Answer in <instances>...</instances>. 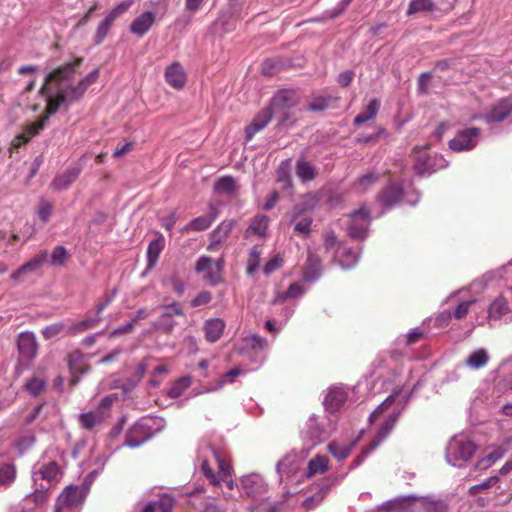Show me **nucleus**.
I'll list each match as a JSON object with an SVG mask.
<instances>
[{"label":"nucleus","instance_id":"obj_44","mask_svg":"<svg viewBox=\"0 0 512 512\" xmlns=\"http://www.w3.org/2000/svg\"><path fill=\"white\" fill-rule=\"evenodd\" d=\"M509 308L505 298L498 297L490 305L488 309V316L492 319H500L507 314Z\"/></svg>","mask_w":512,"mask_h":512},{"label":"nucleus","instance_id":"obj_38","mask_svg":"<svg viewBox=\"0 0 512 512\" xmlns=\"http://www.w3.org/2000/svg\"><path fill=\"white\" fill-rule=\"evenodd\" d=\"M80 424L83 428L92 430L103 422V414L101 411H89L79 416Z\"/></svg>","mask_w":512,"mask_h":512},{"label":"nucleus","instance_id":"obj_29","mask_svg":"<svg viewBox=\"0 0 512 512\" xmlns=\"http://www.w3.org/2000/svg\"><path fill=\"white\" fill-rule=\"evenodd\" d=\"M295 104L296 100L294 98V94L289 91H282L273 97L270 107L274 111H278L281 109H289Z\"/></svg>","mask_w":512,"mask_h":512},{"label":"nucleus","instance_id":"obj_10","mask_svg":"<svg viewBox=\"0 0 512 512\" xmlns=\"http://www.w3.org/2000/svg\"><path fill=\"white\" fill-rule=\"evenodd\" d=\"M240 490L247 497L257 498L266 493V483L259 474L252 473L241 478Z\"/></svg>","mask_w":512,"mask_h":512},{"label":"nucleus","instance_id":"obj_56","mask_svg":"<svg viewBox=\"0 0 512 512\" xmlns=\"http://www.w3.org/2000/svg\"><path fill=\"white\" fill-rule=\"evenodd\" d=\"M351 2L352 0H340L335 7L325 11L324 17L329 19L338 17L343 13V11L349 6Z\"/></svg>","mask_w":512,"mask_h":512},{"label":"nucleus","instance_id":"obj_33","mask_svg":"<svg viewBox=\"0 0 512 512\" xmlns=\"http://www.w3.org/2000/svg\"><path fill=\"white\" fill-rule=\"evenodd\" d=\"M269 224V218L266 215H258L256 216L249 227L245 232V236L256 235L258 237H263L266 234L267 228Z\"/></svg>","mask_w":512,"mask_h":512},{"label":"nucleus","instance_id":"obj_51","mask_svg":"<svg viewBox=\"0 0 512 512\" xmlns=\"http://www.w3.org/2000/svg\"><path fill=\"white\" fill-rule=\"evenodd\" d=\"M323 428L318 424L316 417L312 415L307 423H306V429L305 434L307 437H309L311 440H316L321 437L323 434Z\"/></svg>","mask_w":512,"mask_h":512},{"label":"nucleus","instance_id":"obj_52","mask_svg":"<svg viewBox=\"0 0 512 512\" xmlns=\"http://www.w3.org/2000/svg\"><path fill=\"white\" fill-rule=\"evenodd\" d=\"M379 175L374 172H369L363 176H361L355 183V188L359 192H364L371 185L375 184L378 181Z\"/></svg>","mask_w":512,"mask_h":512},{"label":"nucleus","instance_id":"obj_8","mask_svg":"<svg viewBox=\"0 0 512 512\" xmlns=\"http://www.w3.org/2000/svg\"><path fill=\"white\" fill-rule=\"evenodd\" d=\"M400 413L394 412L390 414L385 421L381 424L375 438L370 444L363 450L362 455L358 457L357 465L385 439L393 430L395 424L399 419Z\"/></svg>","mask_w":512,"mask_h":512},{"label":"nucleus","instance_id":"obj_1","mask_svg":"<svg viewBox=\"0 0 512 512\" xmlns=\"http://www.w3.org/2000/svg\"><path fill=\"white\" fill-rule=\"evenodd\" d=\"M80 62V59L76 62H68L46 75L45 82L39 92L45 95L48 83L55 82L57 93L47 97V107L42 116L44 121H48L50 116L55 114L62 105L78 101L85 94L87 88L97 81L99 69H94L76 85L69 83L73 79Z\"/></svg>","mask_w":512,"mask_h":512},{"label":"nucleus","instance_id":"obj_11","mask_svg":"<svg viewBox=\"0 0 512 512\" xmlns=\"http://www.w3.org/2000/svg\"><path fill=\"white\" fill-rule=\"evenodd\" d=\"M162 314L160 316L156 327L162 329L165 333H171L173 331L175 322L171 320L174 316H183L184 311L181 305L177 302H173L167 305H162Z\"/></svg>","mask_w":512,"mask_h":512},{"label":"nucleus","instance_id":"obj_12","mask_svg":"<svg viewBox=\"0 0 512 512\" xmlns=\"http://www.w3.org/2000/svg\"><path fill=\"white\" fill-rule=\"evenodd\" d=\"M17 348L20 356L26 360H32L37 355L38 344L33 332L25 331L17 338Z\"/></svg>","mask_w":512,"mask_h":512},{"label":"nucleus","instance_id":"obj_27","mask_svg":"<svg viewBox=\"0 0 512 512\" xmlns=\"http://www.w3.org/2000/svg\"><path fill=\"white\" fill-rule=\"evenodd\" d=\"M401 197V187L396 184H391L380 193L379 201L386 208H391L400 201Z\"/></svg>","mask_w":512,"mask_h":512},{"label":"nucleus","instance_id":"obj_15","mask_svg":"<svg viewBox=\"0 0 512 512\" xmlns=\"http://www.w3.org/2000/svg\"><path fill=\"white\" fill-rule=\"evenodd\" d=\"M512 114V100L502 99L495 104L492 109L485 114L484 119L487 123H500Z\"/></svg>","mask_w":512,"mask_h":512},{"label":"nucleus","instance_id":"obj_58","mask_svg":"<svg viewBox=\"0 0 512 512\" xmlns=\"http://www.w3.org/2000/svg\"><path fill=\"white\" fill-rule=\"evenodd\" d=\"M260 262V252L257 250V248H253L250 250L249 253V259H248V265H247V273L252 275L256 272L258 269Z\"/></svg>","mask_w":512,"mask_h":512},{"label":"nucleus","instance_id":"obj_28","mask_svg":"<svg viewBox=\"0 0 512 512\" xmlns=\"http://www.w3.org/2000/svg\"><path fill=\"white\" fill-rule=\"evenodd\" d=\"M321 271L320 258L316 254L309 253L303 275L304 280L310 282L317 280L321 275Z\"/></svg>","mask_w":512,"mask_h":512},{"label":"nucleus","instance_id":"obj_16","mask_svg":"<svg viewBox=\"0 0 512 512\" xmlns=\"http://www.w3.org/2000/svg\"><path fill=\"white\" fill-rule=\"evenodd\" d=\"M273 116V109L271 107H266L261 110L253 119L251 124L246 127V141H250L253 136L264 129L268 123L271 121Z\"/></svg>","mask_w":512,"mask_h":512},{"label":"nucleus","instance_id":"obj_2","mask_svg":"<svg viewBox=\"0 0 512 512\" xmlns=\"http://www.w3.org/2000/svg\"><path fill=\"white\" fill-rule=\"evenodd\" d=\"M314 206V198L306 196L300 203L295 204L290 211L285 214L288 226H293L294 234L307 238L311 232L313 218L307 211Z\"/></svg>","mask_w":512,"mask_h":512},{"label":"nucleus","instance_id":"obj_43","mask_svg":"<svg viewBox=\"0 0 512 512\" xmlns=\"http://www.w3.org/2000/svg\"><path fill=\"white\" fill-rule=\"evenodd\" d=\"M437 9L436 3L432 0H410L407 8V15L419 12H431Z\"/></svg>","mask_w":512,"mask_h":512},{"label":"nucleus","instance_id":"obj_18","mask_svg":"<svg viewBox=\"0 0 512 512\" xmlns=\"http://www.w3.org/2000/svg\"><path fill=\"white\" fill-rule=\"evenodd\" d=\"M347 400V392L341 387H332L329 389L325 399L324 406L329 412L338 411Z\"/></svg>","mask_w":512,"mask_h":512},{"label":"nucleus","instance_id":"obj_60","mask_svg":"<svg viewBox=\"0 0 512 512\" xmlns=\"http://www.w3.org/2000/svg\"><path fill=\"white\" fill-rule=\"evenodd\" d=\"M425 509L426 512H448V504L444 500H430Z\"/></svg>","mask_w":512,"mask_h":512},{"label":"nucleus","instance_id":"obj_36","mask_svg":"<svg viewBox=\"0 0 512 512\" xmlns=\"http://www.w3.org/2000/svg\"><path fill=\"white\" fill-rule=\"evenodd\" d=\"M291 160L286 159L280 163L276 170V179L277 182L282 184L283 189H289L292 187L291 176Z\"/></svg>","mask_w":512,"mask_h":512},{"label":"nucleus","instance_id":"obj_53","mask_svg":"<svg viewBox=\"0 0 512 512\" xmlns=\"http://www.w3.org/2000/svg\"><path fill=\"white\" fill-rule=\"evenodd\" d=\"M243 373H244V370H242L240 367H235V368L229 370L228 372L224 373L221 376L217 386L213 387V388H209L208 391H215L217 389L222 388L226 383L233 382L235 377L240 376Z\"/></svg>","mask_w":512,"mask_h":512},{"label":"nucleus","instance_id":"obj_46","mask_svg":"<svg viewBox=\"0 0 512 512\" xmlns=\"http://www.w3.org/2000/svg\"><path fill=\"white\" fill-rule=\"evenodd\" d=\"M435 159L426 155H420L414 165V170L418 175H426L435 172Z\"/></svg>","mask_w":512,"mask_h":512},{"label":"nucleus","instance_id":"obj_40","mask_svg":"<svg viewBox=\"0 0 512 512\" xmlns=\"http://www.w3.org/2000/svg\"><path fill=\"white\" fill-rule=\"evenodd\" d=\"M304 294V288L301 284L292 283L285 292L278 293L273 300V304L283 303L287 299H296Z\"/></svg>","mask_w":512,"mask_h":512},{"label":"nucleus","instance_id":"obj_57","mask_svg":"<svg viewBox=\"0 0 512 512\" xmlns=\"http://www.w3.org/2000/svg\"><path fill=\"white\" fill-rule=\"evenodd\" d=\"M67 256V250L63 246H56L51 255V263L61 266L65 263Z\"/></svg>","mask_w":512,"mask_h":512},{"label":"nucleus","instance_id":"obj_41","mask_svg":"<svg viewBox=\"0 0 512 512\" xmlns=\"http://www.w3.org/2000/svg\"><path fill=\"white\" fill-rule=\"evenodd\" d=\"M489 356L485 349H478L473 351L465 360L468 367L472 369H480L488 363Z\"/></svg>","mask_w":512,"mask_h":512},{"label":"nucleus","instance_id":"obj_34","mask_svg":"<svg viewBox=\"0 0 512 512\" xmlns=\"http://www.w3.org/2000/svg\"><path fill=\"white\" fill-rule=\"evenodd\" d=\"M338 98L329 94L318 95L309 103L308 109L312 112H320L329 107H333Z\"/></svg>","mask_w":512,"mask_h":512},{"label":"nucleus","instance_id":"obj_14","mask_svg":"<svg viewBox=\"0 0 512 512\" xmlns=\"http://www.w3.org/2000/svg\"><path fill=\"white\" fill-rule=\"evenodd\" d=\"M214 260L208 256H201L196 263L195 270L197 273H206V279L210 285L216 286L222 281L221 272L216 270Z\"/></svg>","mask_w":512,"mask_h":512},{"label":"nucleus","instance_id":"obj_26","mask_svg":"<svg viewBox=\"0 0 512 512\" xmlns=\"http://www.w3.org/2000/svg\"><path fill=\"white\" fill-rule=\"evenodd\" d=\"M165 247V238L161 233H158L156 239L151 241L147 248V268H153L159 258L160 253Z\"/></svg>","mask_w":512,"mask_h":512},{"label":"nucleus","instance_id":"obj_45","mask_svg":"<svg viewBox=\"0 0 512 512\" xmlns=\"http://www.w3.org/2000/svg\"><path fill=\"white\" fill-rule=\"evenodd\" d=\"M16 478V468L12 463L0 464V487L10 486Z\"/></svg>","mask_w":512,"mask_h":512},{"label":"nucleus","instance_id":"obj_62","mask_svg":"<svg viewBox=\"0 0 512 512\" xmlns=\"http://www.w3.org/2000/svg\"><path fill=\"white\" fill-rule=\"evenodd\" d=\"M154 504H156L157 511L172 512L174 500L169 496H164L160 500L154 501Z\"/></svg>","mask_w":512,"mask_h":512},{"label":"nucleus","instance_id":"obj_30","mask_svg":"<svg viewBox=\"0 0 512 512\" xmlns=\"http://www.w3.org/2000/svg\"><path fill=\"white\" fill-rule=\"evenodd\" d=\"M476 303L475 299L465 300L460 302L457 307L455 308L453 313H450L449 311L443 312L437 319V321H447L451 319V317H454L456 319H463L469 312L470 307Z\"/></svg>","mask_w":512,"mask_h":512},{"label":"nucleus","instance_id":"obj_47","mask_svg":"<svg viewBox=\"0 0 512 512\" xmlns=\"http://www.w3.org/2000/svg\"><path fill=\"white\" fill-rule=\"evenodd\" d=\"M416 499L415 496H408L402 498H396L388 501L383 505V509L387 512H407L409 507V500Z\"/></svg>","mask_w":512,"mask_h":512},{"label":"nucleus","instance_id":"obj_39","mask_svg":"<svg viewBox=\"0 0 512 512\" xmlns=\"http://www.w3.org/2000/svg\"><path fill=\"white\" fill-rule=\"evenodd\" d=\"M101 322V317L86 318L67 327V333L75 335L95 328Z\"/></svg>","mask_w":512,"mask_h":512},{"label":"nucleus","instance_id":"obj_23","mask_svg":"<svg viewBox=\"0 0 512 512\" xmlns=\"http://www.w3.org/2000/svg\"><path fill=\"white\" fill-rule=\"evenodd\" d=\"M203 329L206 340L214 343L221 338L225 329V322L220 318L209 319L205 321Z\"/></svg>","mask_w":512,"mask_h":512},{"label":"nucleus","instance_id":"obj_20","mask_svg":"<svg viewBox=\"0 0 512 512\" xmlns=\"http://www.w3.org/2000/svg\"><path fill=\"white\" fill-rule=\"evenodd\" d=\"M234 222L233 221H223L220 223L210 234L211 242L208 245L207 249L209 251L215 250L219 245H221L230 235Z\"/></svg>","mask_w":512,"mask_h":512},{"label":"nucleus","instance_id":"obj_31","mask_svg":"<svg viewBox=\"0 0 512 512\" xmlns=\"http://www.w3.org/2000/svg\"><path fill=\"white\" fill-rule=\"evenodd\" d=\"M335 254L338 258L339 264L344 269L354 267L359 259L358 252L351 248H343L342 250L338 249Z\"/></svg>","mask_w":512,"mask_h":512},{"label":"nucleus","instance_id":"obj_17","mask_svg":"<svg viewBox=\"0 0 512 512\" xmlns=\"http://www.w3.org/2000/svg\"><path fill=\"white\" fill-rule=\"evenodd\" d=\"M80 173L81 168L78 165H73L67 168L63 173L58 174L53 179L50 186L54 190H66L78 178Z\"/></svg>","mask_w":512,"mask_h":512},{"label":"nucleus","instance_id":"obj_5","mask_svg":"<svg viewBox=\"0 0 512 512\" xmlns=\"http://www.w3.org/2000/svg\"><path fill=\"white\" fill-rule=\"evenodd\" d=\"M476 451V445L463 436H454L446 447V460L449 464L461 467Z\"/></svg>","mask_w":512,"mask_h":512},{"label":"nucleus","instance_id":"obj_19","mask_svg":"<svg viewBox=\"0 0 512 512\" xmlns=\"http://www.w3.org/2000/svg\"><path fill=\"white\" fill-rule=\"evenodd\" d=\"M155 22V14L146 11L135 18L130 24V32L138 37L144 36Z\"/></svg>","mask_w":512,"mask_h":512},{"label":"nucleus","instance_id":"obj_49","mask_svg":"<svg viewBox=\"0 0 512 512\" xmlns=\"http://www.w3.org/2000/svg\"><path fill=\"white\" fill-rule=\"evenodd\" d=\"M59 466L55 461H50L47 464L42 465L39 468V471L37 474H40L41 478L44 480H47L49 482L57 480V477L59 475Z\"/></svg>","mask_w":512,"mask_h":512},{"label":"nucleus","instance_id":"obj_24","mask_svg":"<svg viewBox=\"0 0 512 512\" xmlns=\"http://www.w3.org/2000/svg\"><path fill=\"white\" fill-rule=\"evenodd\" d=\"M48 260V253L47 251H42L38 255L34 256L32 259H30L28 262H26L24 265L19 267L15 273H13L12 278L13 279H19L22 275L33 272L37 269H39L44 263H46Z\"/></svg>","mask_w":512,"mask_h":512},{"label":"nucleus","instance_id":"obj_3","mask_svg":"<svg viewBox=\"0 0 512 512\" xmlns=\"http://www.w3.org/2000/svg\"><path fill=\"white\" fill-rule=\"evenodd\" d=\"M215 463L218 466V474L216 475L213 472V469L209 463L207 458L203 459L201 464V470L205 477L209 480L210 484L213 486L220 485L221 482H225L229 489L234 488V481L231 479V466L229 462L225 459L224 455L221 451L209 447L208 448Z\"/></svg>","mask_w":512,"mask_h":512},{"label":"nucleus","instance_id":"obj_50","mask_svg":"<svg viewBox=\"0 0 512 512\" xmlns=\"http://www.w3.org/2000/svg\"><path fill=\"white\" fill-rule=\"evenodd\" d=\"M191 383L192 380L188 376L178 379L169 389L168 396L170 398L180 397L183 394V392L191 385Z\"/></svg>","mask_w":512,"mask_h":512},{"label":"nucleus","instance_id":"obj_37","mask_svg":"<svg viewBox=\"0 0 512 512\" xmlns=\"http://www.w3.org/2000/svg\"><path fill=\"white\" fill-rule=\"evenodd\" d=\"M296 175L302 182H308L315 179L317 172L310 162L298 160L296 163Z\"/></svg>","mask_w":512,"mask_h":512},{"label":"nucleus","instance_id":"obj_6","mask_svg":"<svg viewBox=\"0 0 512 512\" xmlns=\"http://www.w3.org/2000/svg\"><path fill=\"white\" fill-rule=\"evenodd\" d=\"M133 0H124L114 7L106 17L100 22L94 35V44H101L107 37L114 21L127 12L133 5Z\"/></svg>","mask_w":512,"mask_h":512},{"label":"nucleus","instance_id":"obj_64","mask_svg":"<svg viewBox=\"0 0 512 512\" xmlns=\"http://www.w3.org/2000/svg\"><path fill=\"white\" fill-rule=\"evenodd\" d=\"M46 122L47 121H44V118L41 117L38 122L27 125L25 132L32 138L33 136L38 135L44 129Z\"/></svg>","mask_w":512,"mask_h":512},{"label":"nucleus","instance_id":"obj_22","mask_svg":"<svg viewBox=\"0 0 512 512\" xmlns=\"http://www.w3.org/2000/svg\"><path fill=\"white\" fill-rule=\"evenodd\" d=\"M83 499L82 490L77 486H68L59 495L57 504L59 507H72L79 504Z\"/></svg>","mask_w":512,"mask_h":512},{"label":"nucleus","instance_id":"obj_4","mask_svg":"<svg viewBox=\"0 0 512 512\" xmlns=\"http://www.w3.org/2000/svg\"><path fill=\"white\" fill-rule=\"evenodd\" d=\"M163 420L157 417H143L127 432L125 444L135 448L152 438L156 431L162 428Z\"/></svg>","mask_w":512,"mask_h":512},{"label":"nucleus","instance_id":"obj_55","mask_svg":"<svg viewBox=\"0 0 512 512\" xmlns=\"http://www.w3.org/2000/svg\"><path fill=\"white\" fill-rule=\"evenodd\" d=\"M498 482H499V477L498 476H496V475L495 476H491V477L485 479L480 484L472 486L469 489V493L471 495H476V494H478L481 491H485V490L489 489L490 487L495 486Z\"/></svg>","mask_w":512,"mask_h":512},{"label":"nucleus","instance_id":"obj_32","mask_svg":"<svg viewBox=\"0 0 512 512\" xmlns=\"http://www.w3.org/2000/svg\"><path fill=\"white\" fill-rule=\"evenodd\" d=\"M329 460L326 456L317 455L308 462L306 477L323 474L328 470Z\"/></svg>","mask_w":512,"mask_h":512},{"label":"nucleus","instance_id":"obj_63","mask_svg":"<svg viewBox=\"0 0 512 512\" xmlns=\"http://www.w3.org/2000/svg\"><path fill=\"white\" fill-rule=\"evenodd\" d=\"M329 452L338 460H343L347 458L349 454V450L345 447H340L335 443H330L328 445Z\"/></svg>","mask_w":512,"mask_h":512},{"label":"nucleus","instance_id":"obj_59","mask_svg":"<svg viewBox=\"0 0 512 512\" xmlns=\"http://www.w3.org/2000/svg\"><path fill=\"white\" fill-rule=\"evenodd\" d=\"M395 400L394 395L388 396L369 416V421L374 422Z\"/></svg>","mask_w":512,"mask_h":512},{"label":"nucleus","instance_id":"obj_42","mask_svg":"<svg viewBox=\"0 0 512 512\" xmlns=\"http://www.w3.org/2000/svg\"><path fill=\"white\" fill-rule=\"evenodd\" d=\"M47 381L46 379L36 373L30 379H28L25 383V389L33 396L40 395L46 388Z\"/></svg>","mask_w":512,"mask_h":512},{"label":"nucleus","instance_id":"obj_9","mask_svg":"<svg viewBox=\"0 0 512 512\" xmlns=\"http://www.w3.org/2000/svg\"><path fill=\"white\" fill-rule=\"evenodd\" d=\"M351 224L348 227V234L355 239H363L367 235V228L370 223L369 211L361 207L351 214Z\"/></svg>","mask_w":512,"mask_h":512},{"label":"nucleus","instance_id":"obj_21","mask_svg":"<svg viewBox=\"0 0 512 512\" xmlns=\"http://www.w3.org/2000/svg\"><path fill=\"white\" fill-rule=\"evenodd\" d=\"M166 82L175 89H181L186 82L184 69L178 62H174L166 68Z\"/></svg>","mask_w":512,"mask_h":512},{"label":"nucleus","instance_id":"obj_54","mask_svg":"<svg viewBox=\"0 0 512 512\" xmlns=\"http://www.w3.org/2000/svg\"><path fill=\"white\" fill-rule=\"evenodd\" d=\"M64 330L67 331V327L63 322L53 323L43 328L42 335L45 339H52Z\"/></svg>","mask_w":512,"mask_h":512},{"label":"nucleus","instance_id":"obj_25","mask_svg":"<svg viewBox=\"0 0 512 512\" xmlns=\"http://www.w3.org/2000/svg\"><path fill=\"white\" fill-rule=\"evenodd\" d=\"M299 457L296 453H288L283 459L278 461L276 470L279 474H286L288 476L295 474L299 469Z\"/></svg>","mask_w":512,"mask_h":512},{"label":"nucleus","instance_id":"obj_7","mask_svg":"<svg viewBox=\"0 0 512 512\" xmlns=\"http://www.w3.org/2000/svg\"><path fill=\"white\" fill-rule=\"evenodd\" d=\"M480 132V129L476 127L458 131L455 137L449 142L450 149L457 152L473 149L479 141Z\"/></svg>","mask_w":512,"mask_h":512},{"label":"nucleus","instance_id":"obj_61","mask_svg":"<svg viewBox=\"0 0 512 512\" xmlns=\"http://www.w3.org/2000/svg\"><path fill=\"white\" fill-rule=\"evenodd\" d=\"M283 264V259L280 256H274L272 259H270L263 268V272L266 275H270L276 270H278Z\"/></svg>","mask_w":512,"mask_h":512},{"label":"nucleus","instance_id":"obj_35","mask_svg":"<svg viewBox=\"0 0 512 512\" xmlns=\"http://www.w3.org/2000/svg\"><path fill=\"white\" fill-rule=\"evenodd\" d=\"M380 108V101L372 99L367 104L364 111L360 112L354 119V125L359 126L371 119H373Z\"/></svg>","mask_w":512,"mask_h":512},{"label":"nucleus","instance_id":"obj_13","mask_svg":"<svg viewBox=\"0 0 512 512\" xmlns=\"http://www.w3.org/2000/svg\"><path fill=\"white\" fill-rule=\"evenodd\" d=\"M218 215V206L216 204H210L208 213L193 219L184 227L183 231H204L211 226V224L217 219Z\"/></svg>","mask_w":512,"mask_h":512},{"label":"nucleus","instance_id":"obj_48","mask_svg":"<svg viewBox=\"0 0 512 512\" xmlns=\"http://www.w3.org/2000/svg\"><path fill=\"white\" fill-rule=\"evenodd\" d=\"M237 184L235 179L231 176L221 177L214 186L215 191L219 193H225L227 195H233L237 191Z\"/></svg>","mask_w":512,"mask_h":512}]
</instances>
